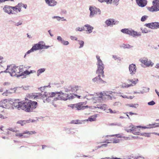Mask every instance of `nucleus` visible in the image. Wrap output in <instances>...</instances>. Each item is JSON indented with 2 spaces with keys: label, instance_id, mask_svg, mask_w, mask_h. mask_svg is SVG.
I'll return each instance as SVG.
<instances>
[{
  "label": "nucleus",
  "instance_id": "obj_1",
  "mask_svg": "<svg viewBox=\"0 0 159 159\" xmlns=\"http://www.w3.org/2000/svg\"><path fill=\"white\" fill-rule=\"evenodd\" d=\"M5 67H7L5 70H2L1 72H7L9 73L11 76H19L24 75L25 74L28 75L31 73L32 71L29 72L28 70H26L24 72H22L21 74L19 73L21 71V69L18 66H16L13 65H11L9 66H7L6 65Z\"/></svg>",
  "mask_w": 159,
  "mask_h": 159
},
{
  "label": "nucleus",
  "instance_id": "obj_2",
  "mask_svg": "<svg viewBox=\"0 0 159 159\" xmlns=\"http://www.w3.org/2000/svg\"><path fill=\"white\" fill-rule=\"evenodd\" d=\"M49 47L50 46H49L45 45L43 42L40 41L38 43L35 44L30 50L27 52L26 53L27 54H30L34 51H36L42 49H48Z\"/></svg>",
  "mask_w": 159,
  "mask_h": 159
},
{
  "label": "nucleus",
  "instance_id": "obj_3",
  "mask_svg": "<svg viewBox=\"0 0 159 159\" xmlns=\"http://www.w3.org/2000/svg\"><path fill=\"white\" fill-rule=\"evenodd\" d=\"M37 105V102L29 100L28 102H24L25 110L27 112H30L36 108Z\"/></svg>",
  "mask_w": 159,
  "mask_h": 159
},
{
  "label": "nucleus",
  "instance_id": "obj_4",
  "mask_svg": "<svg viewBox=\"0 0 159 159\" xmlns=\"http://www.w3.org/2000/svg\"><path fill=\"white\" fill-rule=\"evenodd\" d=\"M153 6L147 7V9L150 12H156L159 11V0H154L152 2Z\"/></svg>",
  "mask_w": 159,
  "mask_h": 159
},
{
  "label": "nucleus",
  "instance_id": "obj_5",
  "mask_svg": "<svg viewBox=\"0 0 159 159\" xmlns=\"http://www.w3.org/2000/svg\"><path fill=\"white\" fill-rule=\"evenodd\" d=\"M138 81L137 79L128 80L126 82L122 84V86L123 88H128L135 85Z\"/></svg>",
  "mask_w": 159,
  "mask_h": 159
},
{
  "label": "nucleus",
  "instance_id": "obj_6",
  "mask_svg": "<svg viewBox=\"0 0 159 159\" xmlns=\"http://www.w3.org/2000/svg\"><path fill=\"white\" fill-rule=\"evenodd\" d=\"M121 31L123 33L127 34L134 37L139 36L140 35V34L137 32L134 31L131 29H122Z\"/></svg>",
  "mask_w": 159,
  "mask_h": 159
},
{
  "label": "nucleus",
  "instance_id": "obj_7",
  "mask_svg": "<svg viewBox=\"0 0 159 159\" xmlns=\"http://www.w3.org/2000/svg\"><path fill=\"white\" fill-rule=\"evenodd\" d=\"M89 9L90 11V16L91 17L95 15H99L101 14L100 10L95 7H90Z\"/></svg>",
  "mask_w": 159,
  "mask_h": 159
},
{
  "label": "nucleus",
  "instance_id": "obj_8",
  "mask_svg": "<svg viewBox=\"0 0 159 159\" xmlns=\"http://www.w3.org/2000/svg\"><path fill=\"white\" fill-rule=\"evenodd\" d=\"M42 95L40 93H32L27 95V97L30 99H36L42 98Z\"/></svg>",
  "mask_w": 159,
  "mask_h": 159
},
{
  "label": "nucleus",
  "instance_id": "obj_9",
  "mask_svg": "<svg viewBox=\"0 0 159 159\" xmlns=\"http://www.w3.org/2000/svg\"><path fill=\"white\" fill-rule=\"evenodd\" d=\"M24 102H20L19 99H16L12 104V105L16 108L19 109L23 108L24 107Z\"/></svg>",
  "mask_w": 159,
  "mask_h": 159
},
{
  "label": "nucleus",
  "instance_id": "obj_10",
  "mask_svg": "<svg viewBox=\"0 0 159 159\" xmlns=\"http://www.w3.org/2000/svg\"><path fill=\"white\" fill-rule=\"evenodd\" d=\"M144 26L152 29H159V23L158 22H152L145 24Z\"/></svg>",
  "mask_w": 159,
  "mask_h": 159
},
{
  "label": "nucleus",
  "instance_id": "obj_11",
  "mask_svg": "<svg viewBox=\"0 0 159 159\" xmlns=\"http://www.w3.org/2000/svg\"><path fill=\"white\" fill-rule=\"evenodd\" d=\"M112 92H107L106 93H100L98 94V96L96 97H95L94 99L96 100H98L99 98H102L103 96H108V98H111L112 97L110 96L109 94H111Z\"/></svg>",
  "mask_w": 159,
  "mask_h": 159
},
{
  "label": "nucleus",
  "instance_id": "obj_12",
  "mask_svg": "<svg viewBox=\"0 0 159 159\" xmlns=\"http://www.w3.org/2000/svg\"><path fill=\"white\" fill-rule=\"evenodd\" d=\"M144 65L146 66H152L153 63L152 64V62L150 60H148L146 58H143L139 60Z\"/></svg>",
  "mask_w": 159,
  "mask_h": 159
},
{
  "label": "nucleus",
  "instance_id": "obj_13",
  "mask_svg": "<svg viewBox=\"0 0 159 159\" xmlns=\"http://www.w3.org/2000/svg\"><path fill=\"white\" fill-rule=\"evenodd\" d=\"M86 103L84 102H80L77 103L76 108L77 110H84L86 108H88L89 107L88 106H85Z\"/></svg>",
  "mask_w": 159,
  "mask_h": 159
},
{
  "label": "nucleus",
  "instance_id": "obj_14",
  "mask_svg": "<svg viewBox=\"0 0 159 159\" xmlns=\"http://www.w3.org/2000/svg\"><path fill=\"white\" fill-rule=\"evenodd\" d=\"M22 4L19 3L16 6L12 7V12L14 14H15L16 12L17 13L21 11V7H22Z\"/></svg>",
  "mask_w": 159,
  "mask_h": 159
},
{
  "label": "nucleus",
  "instance_id": "obj_15",
  "mask_svg": "<svg viewBox=\"0 0 159 159\" xmlns=\"http://www.w3.org/2000/svg\"><path fill=\"white\" fill-rule=\"evenodd\" d=\"M81 87L78 85H70L69 87L70 91L74 93H77V91L81 90Z\"/></svg>",
  "mask_w": 159,
  "mask_h": 159
},
{
  "label": "nucleus",
  "instance_id": "obj_16",
  "mask_svg": "<svg viewBox=\"0 0 159 159\" xmlns=\"http://www.w3.org/2000/svg\"><path fill=\"white\" fill-rule=\"evenodd\" d=\"M36 133V132L35 131H29L28 130H26L25 131H24L22 133H18L16 134V136H19L20 137H25L24 136L23 134H27L28 135H32L33 134H34Z\"/></svg>",
  "mask_w": 159,
  "mask_h": 159
},
{
  "label": "nucleus",
  "instance_id": "obj_17",
  "mask_svg": "<svg viewBox=\"0 0 159 159\" xmlns=\"http://www.w3.org/2000/svg\"><path fill=\"white\" fill-rule=\"evenodd\" d=\"M129 69L130 74L133 75L135 74L136 71V67L135 65L133 64L130 65Z\"/></svg>",
  "mask_w": 159,
  "mask_h": 159
},
{
  "label": "nucleus",
  "instance_id": "obj_18",
  "mask_svg": "<svg viewBox=\"0 0 159 159\" xmlns=\"http://www.w3.org/2000/svg\"><path fill=\"white\" fill-rule=\"evenodd\" d=\"M136 2L138 5L141 7L145 6L147 3L146 0H136Z\"/></svg>",
  "mask_w": 159,
  "mask_h": 159
},
{
  "label": "nucleus",
  "instance_id": "obj_19",
  "mask_svg": "<svg viewBox=\"0 0 159 159\" xmlns=\"http://www.w3.org/2000/svg\"><path fill=\"white\" fill-rule=\"evenodd\" d=\"M10 104V102L7 101V99L4 100L1 102V108H5L6 109V108L9 106Z\"/></svg>",
  "mask_w": 159,
  "mask_h": 159
},
{
  "label": "nucleus",
  "instance_id": "obj_20",
  "mask_svg": "<svg viewBox=\"0 0 159 159\" xmlns=\"http://www.w3.org/2000/svg\"><path fill=\"white\" fill-rule=\"evenodd\" d=\"M3 10L4 12L8 14H14V13L12 12V7L7 5L5 6L3 8Z\"/></svg>",
  "mask_w": 159,
  "mask_h": 159
},
{
  "label": "nucleus",
  "instance_id": "obj_21",
  "mask_svg": "<svg viewBox=\"0 0 159 159\" xmlns=\"http://www.w3.org/2000/svg\"><path fill=\"white\" fill-rule=\"evenodd\" d=\"M118 22L115 21L113 19H109L106 21V23L107 26L113 25L118 23Z\"/></svg>",
  "mask_w": 159,
  "mask_h": 159
},
{
  "label": "nucleus",
  "instance_id": "obj_22",
  "mask_svg": "<svg viewBox=\"0 0 159 159\" xmlns=\"http://www.w3.org/2000/svg\"><path fill=\"white\" fill-rule=\"evenodd\" d=\"M141 127V126H136L135 129H134V132H133V134H134L136 135H144L145 133H143L142 134L140 132V130L138 129V128H140Z\"/></svg>",
  "mask_w": 159,
  "mask_h": 159
},
{
  "label": "nucleus",
  "instance_id": "obj_23",
  "mask_svg": "<svg viewBox=\"0 0 159 159\" xmlns=\"http://www.w3.org/2000/svg\"><path fill=\"white\" fill-rule=\"evenodd\" d=\"M103 69L104 67H97V69L96 71V74L98 75H101L102 77H104Z\"/></svg>",
  "mask_w": 159,
  "mask_h": 159
},
{
  "label": "nucleus",
  "instance_id": "obj_24",
  "mask_svg": "<svg viewBox=\"0 0 159 159\" xmlns=\"http://www.w3.org/2000/svg\"><path fill=\"white\" fill-rule=\"evenodd\" d=\"M96 57L97 60V67H104V64L100 59V57L99 56H96Z\"/></svg>",
  "mask_w": 159,
  "mask_h": 159
},
{
  "label": "nucleus",
  "instance_id": "obj_25",
  "mask_svg": "<svg viewBox=\"0 0 159 159\" xmlns=\"http://www.w3.org/2000/svg\"><path fill=\"white\" fill-rule=\"evenodd\" d=\"M93 81L94 82H97L98 81L99 82L102 83H105L106 82L102 80L101 78V75H98V76L95 77L93 79Z\"/></svg>",
  "mask_w": 159,
  "mask_h": 159
},
{
  "label": "nucleus",
  "instance_id": "obj_26",
  "mask_svg": "<svg viewBox=\"0 0 159 159\" xmlns=\"http://www.w3.org/2000/svg\"><path fill=\"white\" fill-rule=\"evenodd\" d=\"M45 1L47 4L51 6H54L57 3V2L54 0H45Z\"/></svg>",
  "mask_w": 159,
  "mask_h": 159
},
{
  "label": "nucleus",
  "instance_id": "obj_27",
  "mask_svg": "<svg viewBox=\"0 0 159 159\" xmlns=\"http://www.w3.org/2000/svg\"><path fill=\"white\" fill-rule=\"evenodd\" d=\"M7 113L6 110H3L1 112V118L4 119L7 118Z\"/></svg>",
  "mask_w": 159,
  "mask_h": 159
},
{
  "label": "nucleus",
  "instance_id": "obj_28",
  "mask_svg": "<svg viewBox=\"0 0 159 159\" xmlns=\"http://www.w3.org/2000/svg\"><path fill=\"white\" fill-rule=\"evenodd\" d=\"M135 127L133 125H130L126 128L125 130L128 132H132L133 133Z\"/></svg>",
  "mask_w": 159,
  "mask_h": 159
},
{
  "label": "nucleus",
  "instance_id": "obj_29",
  "mask_svg": "<svg viewBox=\"0 0 159 159\" xmlns=\"http://www.w3.org/2000/svg\"><path fill=\"white\" fill-rule=\"evenodd\" d=\"M84 29L86 31L89 32V33H90L92 32V30L93 28L89 25H84Z\"/></svg>",
  "mask_w": 159,
  "mask_h": 159
},
{
  "label": "nucleus",
  "instance_id": "obj_30",
  "mask_svg": "<svg viewBox=\"0 0 159 159\" xmlns=\"http://www.w3.org/2000/svg\"><path fill=\"white\" fill-rule=\"evenodd\" d=\"M1 133L6 134H8V129L4 127H2L1 128Z\"/></svg>",
  "mask_w": 159,
  "mask_h": 159
},
{
  "label": "nucleus",
  "instance_id": "obj_31",
  "mask_svg": "<svg viewBox=\"0 0 159 159\" xmlns=\"http://www.w3.org/2000/svg\"><path fill=\"white\" fill-rule=\"evenodd\" d=\"M67 95L64 93L61 94L59 95V98L62 100H65L67 99Z\"/></svg>",
  "mask_w": 159,
  "mask_h": 159
},
{
  "label": "nucleus",
  "instance_id": "obj_32",
  "mask_svg": "<svg viewBox=\"0 0 159 159\" xmlns=\"http://www.w3.org/2000/svg\"><path fill=\"white\" fill-rule=\"evenodd\" d=\"M45 71V69L44 68H41L39 69L37 71V76H39L42 73L44 72Z\"/></svg>",
  "mask_w": 159,
  "mask_h": 159
},
{
  "label": "nucleus",
  "instance_id": "obj_33",
  "mask_svg": "<svg viewBox=\"0 0 159 159\" xmlns=\"http://www.w3.org/2000/svg\"><path fill=\"white\" fill-rule=\"evenodd\" d=\"M72 124H79L81 123V121L79 120H72L71 121Z\"/></svg>",
  "mask_w": 159,
  "mask_h": 159
},
{
  "label": "nucleus",
  "instance_id": "obj_34",
  "mask_svg": "<svg viewBox=\"0 0 159 159\" xmlns=\"http://www.w3.org/2000/svg\"><path fill=\"white\" fill-rule=\"evenodd\" d=\"M96 116H91L90 117H89L88 119V120L90 121H94L96 120Z\"/></svg>",
  "mask_w": 159,
  "mask_h": 159
},
{
  "label": "nucleus",
  "instance_id": "obj_35",
  "mask_svg": "<svg viewBox=\"0 0 159 159\" xmlns=\"http://www.w3.org/2000/svg\"><path fill=\"white\" fill-rule=\"evenodd\" d=\"M112 0H98L100 2H106L107 4L110 3L111 2Z\"/></svg>",
  "mask_w": 159,
  "mask_h": 159
},
{
  "label": "nucleus",
  "instance_id": "obj_36",
  "mask_svg": "<svg viewBox=\"0 0 159 159\" xmlns=\"http://www.w3.org/2000/svg\"><path fill=\"white\" fill-rule=\"evenodd\" d=\"M79 43L80 45V46L79 47V48H81L83 47L84 44V42L82 40H78Z\"/></svg>",
  "mask_w": 159,
  "mask_h": 159
},
{
  "label": "nucleus",
  "instance_id": "obj_37",
  "mask_svg": "<svg viewBox=\"0 0 159 159\" xmlns=\"http://www.w3.org/2000/svg\"><path fill=\"white\" fill-rule=\"evenodd\" d=\"M7 92L10 93H14L15 92V89L14 88L11 89H10L9 90H7Z\"/></svg>",
  "mask_w": 159,
  "mask_h": 159
},
{
  "label": "nucleus",
  "instance_id": "obj_38",
  "mask_svg": "<svg viewBox=\"0 0 159 159\" xmlns=\"http://www.w3.org/2000/svg\"><path fill=\"white\" fill-rule=\"evenodd\" d=\"M148 17V16H143L141 18V21H145L147 18Z\"/></svg>",
  "mask_w": 159,
  "mask_h": 159
},
{
  "label": "nucleus",
  "instance_id": "obj_39",
  "mask_svg": "<svg viewBox=\"0 0 159 159\" xmlns=\"http://www.w3.org/2000/svg\"><path fill=\"white\" fill-rule=\"evenodd\" d=\"M84 30V27H82L81 28L80 27H78L77 28L76 30V31H81Z\"/></svg>",
  "mask_w": 159,
  "mask_h": 159
},
{
  "label": "nucleus",
  "instance_id": "obj_40",
  "mask_svg": "<svg viewBox=\"0 0 159 159\" xmlns=\"http://www.w3.org/2000/svg\"><path fill=\"white\" fill-rule=\"evenodd\" d=\"M157 123H154L152 125L155 126L156 127L159 126V120H156Z\"/></svg>",
  "mask_w": 159,
  "mask_h": 159
},
{
  "label": "nucleus",
  "instance_id": "obj_41",
  "mask_svg": "<svg viewBox=\"0 0 159 159\" xmlns=\"http://www.w3.org/2000/svg\"><path fill=\"white\" fill-rule=\"evenodd\" d=\"M108 111L107 112H110L111 113H116V111L115 110L112 111V109L110 108L108 110Z\"/></svg>",
  "mask_w": 159,
  "mask_h": 159
},
{
  "label": "nucleus",
  "instance_id": "obj_42",
  "mask_svg": "<svg viewBox=\"0 0 159 159\" xmlns=\"http://www.w3.org/2000/svg\"><path fill=\"white\" fill-rule=\"evenodd\" d=\"M148 104L149 105H153L155 104V102L153 101H152L148 102Z\"/></svg>",
  "mask_w": 159,
  "mask_h": 159
},
{
  "label": "nucleus",
  "instance_id": "obj_43",
  "mask_svg": "<svg viewBox=\"0 0 159 159\" xmlns=\"http://www.w3.org/2000/svg\"><path fill=\"white\" fill-rule=\"evenodd\" d=\"M61 43L64 45H67L69 43L68 41H65L64 40H63Z\"/></svg>",
  "mask_w": 159,
  "mask_h": 159
},
{
  "label": "nucleus",
  "instance_id": "obj_44",
  "mask_svg": "<svg viewBox=\"0 0 159 159\" xmlns=\"http://www.w3.org/2000/svg\"><path fill=\"white\" fill-rule=\"evenodd\" d=\"M6 65H7L6 64H5V66H4L5 67V66ZM1 72L2 71V70H6V69L7 68V67H5V68H4V67H3V66H1Z\"/></svg>",
  "mask_w": 159,
  "mask_h": 159
},
{
  "label": "nucleus",
  "instance_id": "obj_45",
  "mask_svg": "<svg viewBox=\"0 0 159 159\" xmlns=\"http://www.w3.org/2000/svg\"><path fill=\"white\" fill-rule=\"evenodd\" d=\"M24 121L20 120V121H18L17 123L19 124H20L22 126H23L24 125Z\"/></svg>",
  "mask_w": 159,
  "mask_h": 159
},
{
  "label": "nucleus",
  "instance_id": "obj_46",
  "mask_svg": "<svg viewBox=\"0 0 159 159\" xmlns=\"http://www.w3.org/2000/svg\"><path fill=\"white\" fill-rule=\"evenodd\" d=\"M76 105H77V104H71L70 105V106L72 107V108H76Z\"/></svg>",
  "mask_w": 159,
  "mask_h": 159
},
{
  "label": "nucleus",
  "instance_id": "obj_47",
  "mask_svg": "<svg viewBox=\"0 0 159 159\" xmlns=\"http://www.w3.org/2000/svg\"><path fill=\"white\" fill-rule=\"evenodd\" d=\"M57 39L61 43L62 41H63L62 38L60 36H58L57 38Z\"/></svg>",
  "mask_w": 159,
  "mask_h": 159
},
{
  "label": "nucleus",
  "instance_id": "obj_48",
  "mask_svg": "<svg viewBox=\"0 0 159 159\" xmlns=\"http://www.w3.org/2000/svg\"><path fill=\"white\" fill-rule=\"evenodd\" d=\"M119 142V139H116L115 140L112 141V142L113 143H117Z\"/></svg>",
  "mask_w": 159,
  "mask_h": 159
},
{
  "label": "nucleus",
  "instance_id": "obj_49",
  "mask_svg": "<svg viewBox=\"0 0 159 159\" xmlns=\"http://www.w3.org/2000/svg\"><path fill=\"white\" fill-rule=\"evenodd\" d=\"M71 39L72 40H77V38L75 36H71L70 37Z\"/></svg>",
  "mask_w": 159,
  "mask_h": 159
},
{
  "label": "nucleus",
  "instance_id": "obj_50",
  "mask_svg": "<svg viewBox=\"0 0 159 159\" xmlns=\"http://www.w3.org/2000/svg\"><path fill=\"white\" fill-rule=\"evenodd\" d=\"M111 136H116L117 138H121L122 136L120 134H116L115 135H111Z\"/></svg>",
  "mask_w": 159,
  "mask_h": 159
},
{
  "label": "nucleus",
  "instance_id": "obj_51",
  "mask_svg": "<svg viewBox=\"0 0 159 159\" xmlns=\"http://www.w3.org/2000/svg\"><path fill=\"white\" fill-rule=\"evenodd\" d=\"M127 113H128L129 114V115H137V114L136 113H133L132 112H127Z\"/></svg>",
  "mask_w": 159,
  "mask_h": 159
},
{
  "label": "nucleus",
  "instance_id": "obj_52",
  "mask_svg": "<svg viewBox=\"0 0 159 159\" xmlns=\"http://www.w3.org/2000/svg\"><path fill=\"white\" fill-rule=\"evenodd\" d=\"M53 18H56L58 21L60 20L61 19V18L59 16H54Z\"/></svg>",
  "mask_w": 159,
  "mask_h": 159
},
{
  "label": "nucleus",
  "instance_id": "obj_53",
  "mask_svg": "<svg viewBox=\"0 0 159 159\" xmlns=\"http://www.w3.org/2000/svg\"><path fill=\"white\" fill-rule=\"evenodd\" d=\"M136 159H145L144 158L141 156H138Z\"/></svg>",
  "mask_w": 159,
  "mask_h": 159
},
{
  "label": "nucleus",
  "instance_id": "obj_54",
  "mask_svg": "<svg viewBox=\"0 0 159 159\" xmlns=\"http://www.w3.org/2000/svg\"><path fill=\"white\" fill-rule=\"evenodd\" d=\"M101 159H113V157L111 158L110 157H106L102 158Z\"/></svg>",
  "mask_w": 159,
  "mask_h": 159
},
{
  "label": "nucleus",
  "instance_id": "obj_55",
  "mask_svg": "<svg viewBox=\"0 0 159 159\" xmlns=\"http://www.w3.org/2000/svg\"><path fill=\"white\" fill-rule=\"evenodd\" d=\"M128 105L130 107H135V104H128Z\"/></svg>",
  "mask_w": 159,
  "mask_h": 159
},
{
  "label": "nucleus",
  "instance_id": "obj_56",
  "mask_svg": "<svg viewBox=\"0 0 159 159\" xmlns=\"http://www.w3.org/2000/svg\"><path fill=\"white\" fill-rule=\"evenodd\" d=\"M155 67L157 69H159V63L156 64Z\"/></svg>",
  "mask_w": 159,
  "mask_h": 159
},
{
  "label": "nucleus",
  "instance_id": "obj_57",
  "mask_svg": "<svg viewBox=\"0 0 159 159\" xmlns=\"http://www.w3.org/2000/svg\"><path fill=\"white\" fill-rule=\"evenodd\" d=\"M27 5L26 4H22V7H23L24 8L26 9L27 7Z\"/></svg>",
  "mask_w": 159,
  "mask_h": 159
},
{
  "label": "nucleus",
  "instance_id": "obj_58",
  "mask_svg": "<svg viewBox=\"0 0 159 159\" xmlns=\"http://www.w3.org/2000/svg\"><path fill=\"white\" fill-rule=\"evenodd\" d=\"M21 24H22V23L21 22H19L18 23H16V25L17 26H18L19 25H21Z\"/></svg>",
  "mask_w": 159,
  "mask_h": 159
},
{
  "label": "nucleus",
  "instance_id": "obj_59",
  "mask_svg": "<svg viewBox=\"0 0 159 159\" xmlns=\"http://www.w3.org/2000/svg\"><path fill=\"white\" fill-rule=\"evenodd\" d=\"M9 129V130L11 131L12 132H15V130L14 129H12V128H10L9 129Z\"/></svg>",
  "mask_w": 159,
  "mask_h": 159
},
{
  "label": "nucleus",
  "instance_id": "obj_60",
  "mask_svg": "<svg viewBox=\"0 0 159 159\" xmlns=\"http://www.w3.org/2000/svg\"><path fill=\"white\" fill-rule=\"evenodd\" d=\"M56 93H52L51 96L52 97L56 95Z\"/></svg>",
  "mask_w": 159,
  "mask_h": 159
},
{
  "label": "nucleus",
  "instance_id": "obj_61",
  "mask_svg": "<svg viewBox=\"0 0 159 159\" xmlns=\"http://www.w3.org/2000/svg\"><path fill=\"white\" fill-rule=\"evenodd\" d=\"M47 147V146L45 145H43L42 146V148L43 149H44V148Z\"/></svg>",
  "mask_w": 159,
  "mask_h": 159
},
{
  "label": "nucleus",
  "instance_id": "obj_62",
  "mask_svg": "<svg viewBox=\"0 0 159 159\" xmlns=\"http://www.w3.org/2000/svg\"><path fill=\"white\" fill-rule=\"evenodd\" d=\"M155 92H156L158 96L159 97V92H158V91L156 89L155 90Z\"/></svg>",
  "mask_w": 159,
  "mask_h": 159
},
{
  "label": "nucleus",
  "instance_id": "obj_63",
  "mask_svg": "<svg viewBox=\"0 0 159 159\" xmlns=\"http://www.w3.org/2000/svg\"><path fill=\"white\" fill-rule=\"evenodd\" d=\"M49 34H50V35L51 36H53V34H52L51 33V30H48V31Z\"/></svg>",
  "mask_w": 159,
  "mask_h": 159
},
{
  "label": "nucleus",
  "instance_id": "obj_64",
  "mask_svg": "<svg viewBox=\"0 0 159 159\" xmlns=\"http://www.w3.org/2000/svg\"><path fill=\"white\" fill-rule=\"evenodd\" d=\"M107 144H103L102 145V146H104L105 147V146H107Z\"/></svg>",
  "mask_w": 159,
  "mask_h": 159
}]
</instances>
